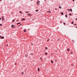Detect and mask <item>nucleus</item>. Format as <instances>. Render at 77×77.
<instances>
[{"label": "nucleus", "instance_id": "nucleus-45", "mask_svg": "<svg viewBox=\"0 0 77 77\" xmlns=\"http://www.w3.org/2000/svg\"><path fill=\"white\" fill-rule=\"evenodd\" d=\"M32 45H33V44H32Z\"/></svg>", "mask_w": 77, "mask_h": 77}, {"label": "nucleus", "instance_id": "nucleus-42", "mask_svg": "<svg viewBox=\"0 0 77 77\" xmlns=\"http://www.w3.org/2000/svg\"><path fill=\"white\" fill-rule=\"evenodd\" d=\"M76 28H77V26H76Z\"/></svg>", "mask_w": 77, "mask_h": 77}, {"label": "nucleus", "instance_id": "nucleus-44", "mask_svg": "<svg viewBox=\"0 0 77 77\" xmlns=\"http://www.w3.org/2000/svg\"><path fill=\"white\" fill-rule=\"evenodd\" d=\"M1 1H2V0H0Z\"/></svg>", "mask_w": 77, "mask_h": 77}, {"label": "nucleus", "instance_id": "nucleus-28", "mask_svg": "<svg viewBox=\"0 0 77 77\" xmlns=\"http://www.w3.org/2000/svg\"><path fill=\"white\" fill-rule=\"evenodd\" d=\"M38 71H39V68H38Z\"/></svg>", "mask_w": 77, "mask_h": 77}, {"label": "nucleus", "instance_id": "nucleus-7", "mask_svg": "<svg viewBox=\"0 0 77 77\" xmlns=\"http://www.w3.org/2000/svg\"><path fill=\"white\" fill-rule=\"evenodd\" d=\"M24 32H26V29H24Z\"/></svg>", "mask_w": 77, "mask_h": 77}, {"label": "nucleus", "instance_id": "nucleus-31", "mask_svg": "<svg viewBox=\"0 0 77 77\" xmlns=\"http://www.w3.org/2000/svg\"><path fill=\"white\" fill-rule=\"evenodd\" d=\"M76 24H74V26H75V25L76 26Z\"/></svg>", "mask_w": 77, "mask_h": 77}, {"label": "nucleus", "instance_id": "nucleus-12", "mask_svg": "<svg viewBox=\"0 0 77 77\" xmlns=\"http://www.w3.org/2000/svg\"><path fill=\"white\" fill-rule=\"evenodd\" d=\"M70 11H71V12H72V9H70Z\"/></svg>", "mask_w": 77, "mask_h": 77}, {"label": "nucleus", "instance_id": "nucleus-32", "mask_svg": "<svg viewBox=\"0 0 77 77\" xmlns=\"http://www.w3.org/2000/svg\"><path fill=\"white\" fill-rule=\"evenodd\" d=\"M71 54H72V52H71Z\"/></svg>", "mask_w": 77, "mask_h": 77}, {"label": "nucleus", "instance_id": "nucleus-18", "mask_svg": "<svg viewBox=\"0 0 77 77\" xmlns=\"http://www.w3.org/2000/svg\"><path fill=\"white\" fill-rule=\"evenodd\" d=\"M28 13H29V12H27V11L26 12H25V13H27V14H28Z\"/></svg>", "mask_w": 77, "mask_h": 77}, {"label": "nucleus", "instance_id": "nucleus-26", "mask_svg": "<svg viewBox=\"0 0 77 77\" xmlns=\"http://www.w3.org/2000/svg\"><path fill=\"white\" fill-rule=\"evenodd\" d=\"M69 15H71V14H69Z\"/></svg>", "mask_w": 77, "mask_h": 77}, {"label": "nucleus", "instance_id": "nucleus-23", "mask_svg": "<svg viewBox=\"0 0 77 77\" xmlns=\"http://www.w3.org/2000/svg\"><path fill=\"white\" fill-rule=\"evenodd\" d=\"M45 54H46V55H47V53H45Z\"/></svg>", "mask_w": 77, "mask_h": 77}, {"label": "nucleus", "instance_id": "nucleus-46", "mask_svg": "<svg viewBox=\"0 0 77 77\" xmlns=\"http://www.w3.org/2000/svg\"><path fill=\"white\" fill-rule=\"evenodd\" d=\"M0 33H1V32H0Z\"/></svg>", "mask_w": 77, "mask_h": 77}, {"label": "nucleus", "instance_id": "nucleus-10", "mask_svg": "<svg viewBox=\"0 0 77 77\" xmlns=\"http://www.w3.org/2000/svg\"><path fill=\"white\" fill-rule=\"evenodd\" d=\"M15 25H14L13 26V28H15Z\"/></svg>", "mask_w": 77, "mask_h": 77}, {"label": "nucleus", "instance_id": "nucleus-22", "mask_svg": "<svg viewBox=\"0 0 77 77\" xmlns=\"http://www.w3.org/2000/svg\"><path fill=\"white\" fill-rule=\"evenodd\" d=\"M36 12L38 11V10H35Z\"/></svg>", "mask_w": 77, "mask_h": 77}, {"label": "nucleus", "instance_id": "nucleus-27", "mask_svg": "<svg viewBox=\"0 0 77 77\" xmlns=\"http://www.w3.org/2000/svg\"><path fill=\"white\" fill-rule=\"evenodd\" d=\"M45 48L47 50V49L48 48H47V47H46Z\"/></svg>", "mask_w": 77, "mask_h": 77}, {"label": "nucleus", "instance_id": "nucleus-36", "mask_svg": "<svg viewBox=\"0 0 77 77\" xmlns=\"http://www.w3.org/2000/svg\"><path fill=\"white\" fill-rule=\"evenodd\" d=\"M0 37H2V36L0 35Z\"/></svg>", "mask_w": 77, "mask_h": 77}, {"label": "nucleus", "instance_id": "nucleus-33", "mask_svg": "<svg viewBox=\"0 0 77 77\" xmlns=\"http://www.w3.org/2000/svg\"><path fill=\"white\" fill-rule=\"evenodd\" d=\"M16 64H17V63H15V65H16Z\"/></svg>", "mask_w": 77, "mask_h": 77}, {"label": "nucleus", "instance_id": "nucleus-14", "mask_svg": "<svg viewBox=\"0 0 77 77\" xmlns=\"http://www.w3.org/2000/svg\"><path fill=\"white\" fill-rule=\"evenodd\" d=\"M12 21L13 22H14L15 21V20H13Z\"/></svg>", "mask_w": 77, "mask_h": 77}, {"label": "nucleus", "instance_id": "nucleus-40", "mask_svg": "<svg viewBox=\"0 0 77 77\" xmlns=\"http://www.w3.org/2000/svg\"><path fill=\"white\" fill-rule=\"evenodd\" d=\"M57 61L56 60H55V62H57Z\"/></svg>", "mask_w": 77, "mask_h": 77}, {"label": "nucleus", "instance_id": "nucleus-20", "mask_svg": "<svg viewBox=\"0 0 77 77\" xmlns=\"http://www.w3.org/2000/svg\"><path fill=\"white\" fill-rule=\"evenodd\" d=\"M61 14H62V15H63V14L62 12L61 13Z\"/></svg>", "mask_w": 77, "mask_h": 77}, {"label": "nucleus", "instance_id": "nucleus-24", "mask_svg": "<svg viewBox=\"0 0 77 77\" xmlns=\"http://www.w3.org/2000/svg\"><path fill=\"white\" fill-rule=\"evenodd\" d=\"M63 24H64V25H65V23H63Z\"/></svg>", "mask_w": 77, "mask_h": 77}, {"label": "nucleus", "instance_id": "nucleus-4", "mask_svg": "<svg viewBox=\"0 0 77 77\" xmlns=\"http://www.w3.org/2000/svg\"><path fill=\"white\" fill-rule=\"evenodd\" d=\"M67 51H70V49H69V48H68L67 49Z\"/></svg>", "mask_w": 77, "mask_h": 77}, {"label": "nucleus", "instance_id": "nucleus-30", "mask_svg": "<svg viewBox=\"0 0 77 77\" xmlns=\"http://www.w3.org/2000/svg\"><path fill=\"white\" fill-rule=\"evenodd\" d=\"M16 21H17V22H18V20H16Z\"/></svg>", "mask_w": 77, "mask_h": 77}, {"label": "nucleus", "instance_id": "nucleus-17", "mask_svg": "<svg viewBox=\"0 0 77 77\" xmlns=\"http://www.w3.org/2000/svg\"><path fill=\"white\" fill-rule=\"evenodd\" d=\"M51 63H53V61H51Z\"/></svg>", "mask_w": 77, "mask_h": 77}, {"label": "nucleus", "instance_id": "nucleus-19", "mask_svg": "<svg viewBox=\"0 0 77 77\" xmlns=\"http://www.w3.org/2000/svg\"><path fill=\"white\" fill-rule=\"evenodd\" d=\"M20 13L21 14H22V12L21 11H20Z\"/></svg>", "mask_w": 77, "mask_h": 77}, {"label": "nucleus", "instance_id": "nucleus-6", "mask_svg": "<svg viewBox=\"0 0 77 77\" xmlns=\"http://www.w3.org/2000/svg\"><path fill=\"white\" fill-rule=\"evenodd\" d=\"M47 12H49V13H50L51 12V11H47Z\"/></svg>", "mask_w": 77, "mask_h": 77}, {"label": "nucleus", "instance_id": "nucleus-37", "mask_svg": "<svg viewBox=\"0 0 77 77\" xmlns=\"http://www.w3.org/2000/svg\"><path fill=\"white\" fill-rule=\"evenodd\" d=\"M73 2H74V0H73Z\"/></svg>", "mask_w": 77, "mask_h": 77}, {"label": "nucleus", "instance_id": "nucleus-8", "mask_svg": "<svg viewBox=\"0 0 77 77\" xmlns=\"http://www.w3.org/2000/svg\"><path fill=\"white\" fill-rule=\"evenodd\" d=\"M1 38L2 39H4V37H2Z\"/></svg>", "mask_w": 77, "mask_h": 77}, {"label": "nucleus", "instance_id": "nucleus-1", "mask_svg": "<svg viewBox=\"0 0 77 77\" xmlns=\"http://www.w3.org/2000/svg\"><path fill=\"white\" fill-rule=\"evenodd\" d=\"M27 15H28V16H30V17L32 16V15L30 14H27Z\"/></svg>", "mask_w": 77, "mask_h": 77}, {"label": "nucleus", "instance_id": "nucleus-43", "mask_svg": "<svg viewBox=\"0 0 77 77\" xmlns=\"http://www.w3.org/2000/svg\"><path fill=\"white\" fill-rule=\"evenodd\" d=\"M21 24L20 25V26H21Z\"/></svg>", "mask_w": 77, "mask_h": 77}, {"label": "nucleus", "instance_id": "nucleus-41", "mask_svg": "<svg viewBox=\"0 0 77 77\" xmlns=\"http://www.w3.org/2000/svg\"><path fill=\"white\" fill-rule=\"evenodd\" d=\"M32 55H33V54H32Z\"/></svg>", "mask_w": 77, "mask_h": 77}, {"label": "nucleus", "instance_id": "nucleus-35", "mask_svg": "<svg viewBox=\"0 0 77 77\" xmlns=\"http://www.w3.org/2000/svg\"><path fill=\"white\" fill-rule=\"evenodd\" d=\"M1 20V18H0V20Z\"/></svg>", "mask_w": 77, "mask_h": 77}, {"label": "nucleus", "instance_id": "nucleus-25", "mask_svg": "<svg viewBox=\"0 0 77 77\" xmlns=\"http://www.w3.org/2000/svg\"><path fill=\"white\" fill-rule=\"evenodd\" d=\"M0 26H2V24H0Z\"/></svg>", "mask_w": 77, "mask_h": 77}, {"label": "nucleus", "instance_id": "nucleus-3", "mask_svg": "<svg viewBox=\"0 0 77 77\" xmlns=\"http://www.w3.org/2000/svg\"><path fill=\"white\" fill-rule=\"evenodd\" d=\"M2 21H4V17H3L2 18Z\"/></svg>", "mask_w": 77, "mask_h": 77}, {"label": "nucleus", "instance_id": "nucleus-21", "mask_svg": "<svg viewBox=\"0 0 77 77\" xmlns=\"http://www.w3.org/2000/svg\"><path fill=\"white\" fill-rule=\"evenodd\" d=\"M72 24H74V23H73V21H72Z\"/></svg>", "mask_w": 77, "mask_h": 77}, {"label": "nucleus", "instance_id": "nucleus-11", "mask_svg": "<svg viewBox=\"0 0 77 77\" xmlns=\"http://www.w3.org/2000/svg\"><path fill=\"white\" fill-rule=\"evenodd\" d=\"M65 17H67L68 16H67V14H66V15Z\"/></svg>", "mask_w": 77, "mask_h": 77}, {"label": "nucleus", "instance_id": "nucleus-47", "mask_svg": "<svg viewBox=\"0 0 77 77\" xmlns=\"http://www.w3.org/2000/svg\"><path fill=\"white\" fill-rule=\"evenodd\" d=\"M61 23H62V22H61Z\"/></svg>", "mask_w": 77, "mask_h": 77}, {"label": "nucleus", "instance_id": "nucleus-5", "mask_svg": "<svg viewBox=\"0 0 77 77\" xmlns=\"http://www.w3.org/2000/svg\"><path fill=\"white\" fill-rule=\"evenodd\" d=\"M59 8H60V9H61L62 8V7L60 6H59Z\"/></svg>", "mask_w": 77, "mask_h": 77}, {"label": "nucleus", "instance_id": "nucleus-34", "mask_svg": "<svg viewBox=\"0 0 77 77\" xmlns=\"http://www.w3.org/2000/svg\"><path fill=\"white\" fill-rule=\"evenodd\" d=\"M55 10H56V11H57V9L55 8Z\"/></svg>", "mask_w": 77, "mask_h": 77}, {"label": "nucleus", "instance_id": "nucleus-39", "mask_svg": "<svg viewBox=\"0 0 77 77\" xmlns=\"http://www.w3.org/2000/svg\"><path fill=\"white\" fill-rule=\"evenodd\" d=\"M7 46H8V45H7Z\"/></svg>", "mask_w": 77, "mask_h": 77}, {"label": "nucleus", "instance_id": "nucleus-16", "mask_svg": "<svg viewBox=\"0 0 77 77\" xmlns=\"http://www.w3.org/2000/svg\"><path fill=\"white\" fill-rule=\"evenodd\" d=\"M13 26H14V25H11V27H13Z\"/></svg>", "mask_w": 77, "mask_h": 77}, {"label": "nucleus", "instance_id": "nucleus-15", "mask_svg": "<svg viewBox=\"0 0 77 77\" xmlns=\"http://www.w3.org/2000/svg\"><path fill=\"white\" fill-rule=\"evenodd\" d=\"M21 24V23H17V24Z\"/></svg>", "mask_w": 77, "mask_h": 77}, {"label": "nucleus", "instance_id": "nucleus-9", "mask_svg": "<svg viewBox=\"0 0 77 77\" xmlns=\"http://www.w3.org/2000/svg\"><path fill=\"white\" fill-rule=\"evenodd\" d=\"M24 20H25V19H24V18L22 19V21H24Z\"/></svg>", "mask_w": 77, "mask_h": 77}, {"label": "nucleus", "instance_id": "nucleus-2", "mask_svg": "<svg viewBox=\"0 0 77 77\" xmlns=\"http://www.w3.org/2000/svg\"><path fill=\"white\" fill-rule=\"evenodd\" d=\"M40 2V1H38L37 2V4H38V5L39 4V3Z\"/></svg>", "mask_w": 77, "mask_h": 77}, {"label": "nucleus", "instance_id": "nucleus-38", "mask_svg": "<svg viewBox=\"0 0 77 77\" xmlns=\"http://www.w3.org/2000/svg\"><path fill=\"white\" fill-rule=\"evenodd\" d=\"M77 20V18H76V20Z\"/></svg>", "mask_w": 77, "mask_h": 77}, {"label": "nucleus", "instance_id": "nucleus-13", "mask_svg": "<svg viewBox=\"0 0 77 77\" xmlns=\"http://www.w3.org/2000/svg\"><path fill=\"white\" fill-rule=\"evenodd\" d=\"M22 75H23V74H24V72H22Z\"/></svg>", "mask_w": 77, "mask_h": 77}, {"label": "nucleus", "instance_id": "nucleus-29", "mask_svg": "<svg viewBox=\"0 0 77 77\" xmlns=\"http://www.w3.org/2000/svg\"><path fill=\"white\" fill-rule=\"evenodd\" d=\"M68 10L69 11H70V10H69V9H68Z\"/></svg>", "mask_w": 77, "mask_h": 77}]
</instances>
